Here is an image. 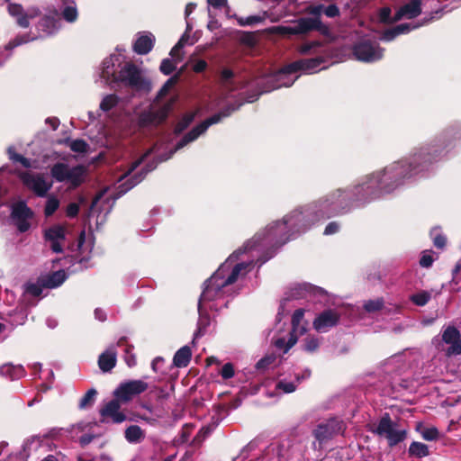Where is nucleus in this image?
Listing matches in <instances>:
<instances>
[{
    "mask_svg": "<svg viewBox=\"0 0 461 461\" xmlns=\"http://www.w3.org/2000/svg\"><path fill=\"white\" fill-rule=\"evenodd\" d=\"M79 205L77 203H70L66 208V215L74 218L78 214Z\"/></svg>",
    "mask_w": 461,
    "mask_h": 461,
    "instance_id": "69168bd1",
    "label": "nucleus"
},
{
    "mask_svg": "<svg viewBox=\"0 0 461 461\" xmlns=\"http://www.w3.org/2000/svg\"><path fill=\"white\" fill-rule=\"evenodd\" d=\"M192 357L191 349L188 346L179 348L173 358V363L176 367H185L188 366Z\"/></svg>",
    "mask_w": 461,
    "mask_h": 461,
    "instance_id": "2f4dec72",
    "label": "nucleus"
},
{
    "mask_svg": "<svg viewBox=\"0 0 461 461\" xmlns=\"http://www.w3.org/2000/svg\"><path fill=\"white\" fill-rule=\"evenodd\" d=\"M121 400L115 399L108 402L101 410L102 422L111 420L113 423H122L126 420L124 413L120 411Z\"/></svg>",
    "mask_w": 461,
    "mask_h": 461,
    "instance_id": "393cba45",
    "label": "nucleus"
},
{
    "mask_svg": "<svg viewBox=\"0 0 461 461\" xmlns=\"http://www.w3.org/2000/svg\"><path fill=\"white\" fill-rule=\"evenodd\" d=\"M116 347H122L124 351V361L129 367L136 365V357L132 353L133 346L128 343L126 337H121L116 342Z\"/></svg>",
    "mask_w": 461,
    "mask_h": 461,
    "instance_id": "7c9ffc66",
    "label": "nucleus"
},
{
    "mask_svg": "<svg viewBox=\"0 0 461 461\" xmlns=\"http://www.w3.org/2000/svg\"><path fill=\"white\" fill-rule=\"evenodd\" d=\"M84 173L82 166L69 167L63 162H58L50 168V175L55 181L68 183L73 187L78 186L83 182Z\"/></svg>",
    "mask_w": 461,
    "mask_h": 461,
    "instance_id": "9d476101",
    "label": "nucleus"
},
{
    "mask_svg": "<svg viewBox=\"0 0 461 461\" xmlns=\"http://www.w3.org/2000/svg\"><path fill=\"white\" fill-rule=\"evenodd\" d=\"M329 4L327 6L324 4L308 5L304 9L305 13L312 15V17H302L289 25L279 26L278 32L287 36L305 35L313 31L325 32L327 27L321 20V14L329 18H335L340 14L339 9L334 2Z\"/></svg>",
    "mask_w": 461,
    "mask_h": 461,
    "instance_id": "423d86ee",
    "label": "nucleus"
},
{
    "mask_svg": "<svg viewBox=\"0 0 461 461\" xmlns=\"http://www.w3.org/2000/svg\"><path fill=\"white\" fill-rule=\"evenodd\" d=\"M240 105L235 106L234 104L228 105L222 111L218 113L213 114L212 116L207 118L195 127H194L191 131L186 132L176 144L174 149H171L168 153L164 155H158V162L166 161L169 159L173 154L186 145L196 140L201 135H203L207 129L215 123H218L221 121L222 118L228 117L230 113L236 111Z\"/></svg>",
    "mask_w": 461,
    "mask_h": 461,
    "instance_id": "0eeeda50",
    "label": "nucleus"
},
{
    "mask_svg": "<svg viewBox=\"0 0 461 461\" xmlns=\"http://www.w3.org/2000/svg\"><path fill=\"white\" fill-rule=\"evenodd\" d=\"M409 454L410 456L421 458L429 456V451L426 444L413 441L409 447Z\"/></svg>",
    "mask_w": 461,
    "mask_h": 461,
    "instance_id": "a19ab883",
    "label": "nucleus"
},
{
    "mask_svg": "<svg viewBox=\"0 0 461 461\" xmlns=\"http://www.w3.org/2000/svg\"><path fill=\"white\" fill-rule=\"evenodd\" d=\"M240 251H233L203 283V292L198 302L199 318L197 329L192 340L193 344L207 332V329L212 323L208 311L218 312L226 308L230 300L240 291L237 283L251 271L249 262L239 258Z\"/></svg>",
    "mask_w": 461,
    "mask_h": 461,
    "instance_id": "7ed1b4c3",
    "label": "nucleus"
},
{
    "mask_svg": "<svg viewBox=\"0 0 461 461\" xmlns=\"http://www.w3.org/2000/svg\"><path fill=\"white\" fill-rule=\"evenodd\" d=\"M289 3V12H305V7L310 4V0H287Z\"/></svg>",
    "mask_w": 461,
    "mask_h": 461,
    "instance_id": "6e6d98bb",
    "label": "nucleus"
},
{
    "mask_svg": "<svg viewBox=\"0 0 461 461\" xmlns=\"http://www.w3.org/2000/svg\"><path fill=\"white\" fill-rule=\"evenodd\" d=\"M118 104V97L115 95H108L104 97L100 104V109L104 112L112 110Z\"/></svg>",
    "mask_w": 461,
    "mask_h": 461,
    "instance_id": "864d4df0",
    "label": "nucleus"
},
{
    "mask_svg": "<svg viewBox=\"0 0 461 461\" xmlns=\"http://www.w3.org/2000/svg\"><path fill=\"white\" fill-rule=\"evenodd\" d=\"M298 51L303 55H315L314 58L303 59L292 62L284 67L279 71L266 78L269 85L265 92H268L280 87H289L298 78L295 74L299 71L305 74H312L318 72L325 66H321L325 62L326 47L320 41H308L298 47Z\"/></svg>",
    "mask_w": 461,
    "mask_h": 461,
    "instance_id": "20e7f679",
    "label": "nucleus"
},
{
    "mask_svg": "<svg viewBox=\"0 0 461 461\" xmlns=\"http://www.w3.org/2000/svg\"><path fill=\"white\" fill-rule=\"evenodd\" d=\"M97 392L95 389H89L80 399L78 402V408L86 410L93 406L95 402Z\"/></svg>",
    "mask_w": 461,
    "mask_h": 461,
    "instance_id": "79ce46f5",
    "label": "nucleus"
},
{
    "mask_svg": "<svg viewBox=\"0 0 461 461\" xmlns=\"http://www.w3.org/2000/svg\"><path fill=\"white\" fill-rule=\"evenodd\" d=\"M192 30V27L188 22H186V32L182 35L177 43L170 50V56L175 59H179V51L184 48L185 44H193L189 42L188 32Z\"/></svg>",
    "mask_w": 461,
    "mask_h": 461,
    "instance_id": "c9c22d12",
    "label": "nucleus"
},
{
    "mask_svg": "<svg viewBox=\"0 0 461 461\" xmlns=\"http://www.w3.org/2000/svg\"><path fill=\"white\" fill-rule=\"evenodd\" d=\"M122 61L120 54H112L103 61L100 77L104 84L113 88L122 85L135 93H149L151 89V83L135 65L126 63L119 73H116Z\"/></svg>",
    "mask_w": 461,
    "mask_h": 461,
    "instance_id": "39448f33",
    "label": "nucleus"
},
{
    "mask_svg": "<svg viewBox=\"0 0 461 461\" xmlns=\"http://www.w3.org/2000/svg\"><path fill=\"white\" fill-rule=\"evenodd\" d=\"M438 14L439 10H437L429 18H425L422 23L410 22L398 24L393 28L384 31L379 36V39L384 41H391L398 35L406 34L414 29H417L422 25L429 23L430 21L434 19H438L439 17Z\"/></svg>",
    "mask_w": 461,
    "mask_h": 461,
    "instance_id": "a211bd4d",
    "label": "nucleus"
},
{
    "mask_svg": "<svg viewBox=\"0 0 461 461\" xmlns=\"http://www.w3.org/2000/svg\"><path fill=\"white\" fill-rule=\"evenodd\" d=\"M8 12L15 19V23L22 28H27L30 21L38 17L40 10L32 6L24 9L21 5L11 4L8 5Z\"/></svg>",
    "mask_w": 461,
    "mask_h": 461,
    "instance_id": "412c9836",
    "label": "nucleus"
},
{
    "mask_svg": "<svg viewBox=\"0 0 461 461\" xmlns=\"http://www.w3.org/2000/svg\"><path fill=\"white\" fill-rule=\"evenodd\" d=\"M322 342V338L316 335H307L302 341V349L307 353L316 352Z\"/></svg>",
    "mask_w": 461,
    "mask_h": 461,
    "instance_id": "72a5a7b5",
    "label": "nucleus"
},
{
    "mask_svg": "<svg viewBox=\"0 0 461 461\" xmlns=\"http://www.w3.org/2000/svg\"><path fill=\"white\" fill-rule=\"evenodd\" d=\"M407 353L403 355H395L391 357L384 365V371L388 375L386 383L391 386L392 389H395L398 383L394 380L393 375H400L406 368L405 357Z\"/></svg>",
    "mask_w": 461,
    "mask_h": 461,
    "instance_id": "4be33fe9",
    "label": "nucleus"
},
{
    "mask_svg": "<svg viewBox=\"0 0 461 461\" xmlns=\"http://www.w3.org/2000/svg\"><path fill=\"white\" fill-rule=\"evenodd\" d=\"M448 354L460 355L461 354V339L460 337L453 342L447 349Z\"/></svg>",
    "mask_w": 461,
    "mask_h": 461,
    "instance_id": "338daca9",
    "label": "nucleus"
},
{
    "mask_svg": "<svg viewBox=\"0 0 461 461\" xmlns=\"http://www.w3.org/2000/svg\"><path fill=\"white\" fill-rule=\"evenodd\" d=\"M276 365V357L275 354H268L262 357L256 364L257 370L264 372Z\"/></svg>",
    "mask_w": 461,
    "mask_h": 461,
    "instance_id": "a18cd8bd",
    "label": "nucleus"
},
{
    "mask_svg": "<svg viewBox=\"0 0 461 461\" xmlns=\"http://www.w3.org/2000/svg\"><path fill=\"white\" fill-rule=\"evenodd\" d=\"M457 140H461V123L447 127L414 148L407 157L362 176L355 184L296 207L282 221L271 222L239 248L237 250H241L239 258L249 262V269L252 270L257 263L261 266L273 258L276 250L289 240L325 220L364 207L411 180L429 176L439 162L448 158Z\"/></svg>",
    "mask_w": 461,
    "mask_h": 461,
    "instance_id": "f257e3e1",
    "label": "nucleus"
},
{
    "mask_svg": "<svg viewBox=\"0 0 461 461\" xmlns=\"http://www.w3.org/2000/svg\"><path fill=\"white\" fill-rule=\"evenodd\" d=\"M339 229H340V225L339 222L330 221L325 227L323 234L324 235H332V234L339 232Z\"/></svg>",
    "mask_w": 461,
    "mask_h": 461,
    "instance_id": "0e129e2a",
    "label": "nucleus"
},
{
    "mask_svg": "<svg viewBox=\"0 0 461 461\" xmlns=\"http://www.w3.org/2000/svg\"><path fill=\"white\" fill-rule=\"evenodd\" d=\"M125 438L130 443H139L144 438V432L139 426L131 425L125 430Z\"/></svg>",
    "mask_w": 461,
    "mask_h": 461,
    "instance_id": "58836bf2",
    "label": "nucleus"
},
{
    "mask_svg": "<svg viewBox=\"0 0 461 461\" xmlns=\"http://www.w3.org/2000/svg\"><path fill=\"white\" fill-rule=\"evenodd\" d=\"M221 375L223 379H230L234 375V367L232 364L226 363L221 370Z\"/></svg>",
    "mask_w": 461,
    "mask_h": 461,
    "instance_id": "e2e57ef3",
    "label": "nucleus"
},
{
    "mask_svg": "<svg viewBox=\"0 0 461 461\" xmlns=\"http://www.w3.org/2000/svg\"><path fill=\"white\" fill-rule=\"evenodd\" d=\"M67 278L68 276L66 272L64 270H59L46 276L43 279V285L48 288H56L61 285Z\"/></svg>",
    "mask_w": 461,
    "mask_h": 461,
    "instance_id": "473e14b6",
    "label": "nucleus"
},
{
    "mask_svg": "<svg viewBox=\"0 0 461 461\" xmlns=\"http://www.w3.org/2000/svg\"><path fill=\"white\" fill-rule=\"evenodd\" d=\"M311 376V370L305 368L302 371H294L293 375L280 378L275 385L276 393H294L298 385Z\"/></svg>",
    "mask_w": 461,
    "mask_h": 461,
    "instance_id": "f3484780",
    "label": "nucleus"
},
{
    "mask_svg": "<svg viewBox=\"0 0 461 461\" xmlns=\"http://www.w3.org/2000/svg\"><path fill=\"white\" fill-rule=\"evenodd\" d=\"M23 185L39 197L47 196L52 187V182L43 174L23 172L20 175Z\"/></svg>",
    "mask_w": 461,
    "mask_h": 461,
    "instance_id": "4468645a",
    "label": "nucleus"
},
{
    "mask_svg": "<svg viewBox=\"0 0 461 461\" xmlns=\"http://www.w3.org/2000/svg\"><path fill=\"white\" fill-rule=\"evenodd\" d=\"M65 143L76 153L85 154L88 151L89 145L83 140H67Z\"/></svg>",
    "mask_w": 461,
    "mask_h": 461,
    "instance_id": "de8ad7c7",
    "label": "nucleus"
},
{
    "mask_svg": "<svg viewBox=\"0 0 461 461\" xmlns=\"http://www.w3.org/2000/svg\"><path fill=\"white\" fill-rule=\"evenodd\" d=\"M418 429L425 440L433 441L437 440L439 437L438 429L436 427H423Z\"/></svg>",
    "mask_w": 461,
    "mask_h": 461,
    "instance_id": "3c124183",
    "label": "nucleus"
},
{
    "mask_svg": "<svg viewBox=\"0 0 461 461\" xmlns=\"http://www.w3.org/2000/svg\"><path fill=\"white\" fill-rule=\"evenodd\" d=\"M457 140H461V123L447 127L414 148L407 157L362 176L355 184L296 207L282 221L271 222L239 248L237 250H241L239 258L249 262V269L252 270L257 263L261 266L273 258L276 250L289 240L325 220L364 207L411 180L429 176L439 162L448 158Z\"/></svg>",
    "mask_w": 461,
    "mask_h": 461,
    "instance_id": "f03ea898",
    "label": "nucleus"
},
{
    "mask_svg": "<svg viewBox=\"0 0 461 461\" xmlns=\"http://www.w3.org/2000/svg\"><path fill=\"white\" fill-rule=\"evenodd\" d=\"M233 78V72L229 68H223L221 73V79L224 88H230L231 86V80Z\"/></svg>",
    "mask_w": 461,
    "mask_h": 461,
    "instance_id": "052dcab7",
    "label": "nucleus"
},
{
    "mask_svg": "<svg viewBox=\"0 0 461 461\" xmlns=\"http://www.w3.org/2000/svg\"><path fill=\"white\" fill-rule=\"evenodd\" d=\"M373 431L379 436L386 438L391 447L399 444L406 438V429H398L397 424L392 420L388 413H385L380 419Z\"/></svg>",
    "mask_w": 461,
    "mask_h": 461,
    "instance_id": "9b49d317",
    "label": "nucleus"
},
{
    "mask_svg": "<svg viewBox=\"0 0 461 461\" xmlns=\"http://www.w3.org/2000/svg\"><path fill=\"white\" fill-rule=\"evenodd\" d=\"M32 215V211L24 202H19L13 206L11 216L15 226L21 232H25L29 230L31 226L29 220Z\"/></svg>",
    "mask_w": 461,
    "mask_h": 461,
    "instance_id": "5701e85b",
    "label": "nucleus"
},
{
    "mask_svg": "<svg viewBox=\"0 0 461 461\" xmlns=\"http://www.w3.org/2000/svg\"><path fill=\"white\" fill-rule=\"evenodd\" d=\"M60 20L51 15H45L37 23V30L39 32H42V34H35L30 32L31 36H37V39L41 38L43 36L52 35L57 32L60 28Z\"/></svg>",
    "mask_w": 461,
    "mask_h": 461,
    "instance_id": "a878e982",
    "label": "nucleus"
},
{
    "mask_svg": "<svg viewBox=\"0 0 461 461\" xmlns=\"http://www.w3.org/2000/svg\"><path fill=\"white\" fill-rule=\"evenodd\" d=\"M341 313L337 309H327L319 313L312 326L318 332H328L331 328L338 325Z\"/></svg>",
    "mask_w": 461,
    "mask_h": 461,
    "instance_id": "aec40b11",
    "label": "nucleus"
},
{
    "mask_svg": "<svg viewBox=\"0 0 461 461\" xmlns=\"http://www.w3.org/2000/svg\"><path fill=\"white\" fill-rule=\"evenodd\" d=\"M267 13L264 12L263 14L249 15L247 17L236 16V20L240 26H254L262 23L267 19Z\"/></svg>",
    "mask_w": 461,
    "mask_h": 461,
    "instance_id": "4c0bfd02",
    "label": "nucleus"
},
{
    "mask_svg": "<svg viewBox=\"0 0 461 461\" xmlns=\"http://www.w3.org/2000/svg\"><path fill=\"white\" fill-rule=\"evenodd\" d=\"M37 36L30 34H19L3 49H0V67L3 66L11 56V50L22 44L35 41Z\"/></svg>",
    "mask_w": 461,
    "mask_h": 461,
    "instance_id": "cd10ccee",
    "label": "nucleus"
},
{
    "mask_svg": "<svg viewBox=\"0 0 461 461\" xmlns=\"http://www.w3.org/2000/svg\"><path fill=\"white\" fill-rule=\"evenodd\" d=\"M161 117L158 116V114L153 113V112H143L139 118L140 124L141 126H149L158 124L161 121Z\"/></svg>",
    "mask_w": 461,
    "mask_h": 461,
    "instance_id": "c03bdc74",
    "label": "nucleus"
},
{
    "mask_svg": "<svg viewBox=\"0 0 461 461\" xmlns=\"http://www.w3.org/2000/svg\"><path fill=\"white\" fill-rule=\"evenodd\" d=\"M62 17L68 23H74L77 18V10L76 6H66L62 11Z\"/></svg>",
    "mask_w": 461,
    "mask_h": 461,
    "instance_id": "13d9d810",
    "label": "nucleus"
},
{
    "mask_svg": "<svg viewBox=\"0 0 461 461\" xmlns=\"http://www.w3.org/2000/svg\"><path fill=\"white\" fill-rule=\"evenodd\" d=\"M69 432L71 437L77 439L81 447L87 446L102 434L96 422L86 421L73 424L70 427Z\"/></svg>",
    "mask_w": 461,
    "mask_h": 461,
    "instance_id": "ddd939ff",
    "label": "nucleus"
},
{
    "mask_svg": "<svg viewBox=\"0 0 461 461\" xmlns=\"http://www.w3.org/2000/svg\"><path fill=\"white\" fill-rule=\"evenodd\" d=\"M25 374V370L22 365L5 364L0 366V375L10 380H17L22 378Z\"/></svg>",
    "mask_w": 461,
    "mask_h": 461,
    "instance_id": "c756f323",
    "label": "nucleus"
},
{
    "mask_svg": "<svg viewBox=\"0 0 461 461\" xmlns=\"http://www.w3.org/2000/svg\"><path fill=\"white\" fill-rule=\"evenodd\" d=\"M297 341V336L294 333H290L289 339L286 340L285 338H279L275 341V347L277 349L283 350V353H286Z\"/></svg>",
    "mask_w": 461,
    "mask_h": 461,
    "instance_id": "37998d69",
    "label": "nucleus"
},
{
    "mask_svg": "<svg viewBox=\"0 0 461 461\" xmlns=\"http://www.w3.org/2000/svg\"><path fill=\"white\" fill-rule=\"evenodd\" d=\"M117 362V347L116 343L111 344L98 358L99 368L104 372H110Z\"/></svg>",
    "mask_w": 461,
    "mask_h": 461,
    "instance_id": "bb28decb",
    "label": "nucleus"
},
{
    "mask_svg": "<svg viewBox=\"0 0 461 461\" xmlns=\"http://www.w3.org/2000/svg\"><path fill=\"white\" fill-rule=\"evenodd\" d=\"M460 337L459 330L454 326L447 327L442 332V340L448 345H451L456 339Z\"/></svg>",
    "mask_w": 461,
    "mask_h": 461,
    "instance_id": "8fccbe9b",
    "label": "nucleus"
},
{
    "mask_svg": "<svg viewBox=\"0 0 461 461\" xmlns=\"http://www.w3.org/2000/svg\"><path fill=\"white\" fill-rule=\"evenodd\" d=\"M384 306V300L377 298L375 300H369L364 303V308L368 312H375L382 309Z\"/></svg>",
    "mask_w": 461,
    "mask_h": 461,
    "instance_id": "4d7b16f0",
    "label": "nucleus"
},
{
    "mask_svg": "<svg viewBox=\"0 0 461 461\" xmlns=\"http://www.w3.org/2000/svg\"><path fill=\"white\" fill-rule=\"evenodd\" d=\"M149 385L143 380H129L122 383L114 391V396L122 402H128L133 397L148 389Z\"/></svg>",
    "mask_w": 461,
    "mask_h": 461,
    "instance_id": "6ab92c4d",
    "label": "nucleus"
},
{
    "mask_svg": "<svg viewBox=\"0 0 461 461\" xmlns=\"http://www.w3.org/2000/svg\"><path fill=\"white\" fill-rule=\"evenodd\" d=\"M291 446L294 445L290 438L274 441L265 448L258 461H287Z\"/></svg>",
    "mask_w": 461,
    "mask_h": 461,
    "instance_id": "2eb2a0df",
    "label": "nucleus"
},
{
    "mask_svg": "<svg viewBox=\"0 0 461 461\" xmlns=\"http://www.w3.org/2000/svg\"><path fill=\"white\" fill-rule=\"evenodd\" d=\"M66 227L59 224L53 225L45 230V238L50 242V248L53 252H62L64 241L66 240Z\"/></svg>",
    "mask_w": 461,
    "mask_h": 461,
    "instance_id": "b1692460",
    "label": "nucleus"
},
{
    "mask_svg": "<svg viewBox=\"0 0 461 461\" xmlns=\"http://www.w3.org/2000/svg\"><path fill=\"white\" fill-rule=\"evenodd\" d=\"M377 20L382 23H393L399 20H394V15L392 16V11L390 7L384 6L378 11Z\"/></svg>",
    "mask_w": 461,
    "mask_h": 461,
    "instance_id": "603ef678",
    "label": "nucleus"
},
{
    "mask_svg": "<svg viewBox=\"0 0 461 461\" xmlns=\"http://www.w3.org/2000/svg\"><path fill=\"white\" fill-rule=\"evenodd\" d=\"M431 299V293L429 291H420L410 296V300L417 306H424Z\"/></svg>",
    "mask_w": 461,
    "mask_h": 461,
    "instance_id": "09e8293b",
    "label": "nucleus"
},
{
    "mask_svg": "<svg viewBox=\"0 0 461 461\" xmlns=\"http://www.w3.org/2000/svg\"><path fill=\"white\" fill-rule=\"evenodd\" d=\"M197 113H198V111H192V112H188V113H185L179 119L176 125L175 126L174 132L176 134L182 133L194 122Z\"/></svg>",
    "mask_w": 461,
    "mask_h": 461,
    "instance_id": "f704fd0d",
    "label": "nucleus"
},
{
    "mask_svg": "<svg viewBox=\"0 0 461 461\" xmlns=\"http://www.w3.org/2000/svg\"><path fill=\"white\" fill-rule=\"evenodd\" d=\"M208 5L213 8L226 7V13L229 14V6L227 0H207Z\"/></svg>",
    "mask_w": 461,
    "mask_h": 461,
    "instance_id": "774afa93",
    "label": "nucleus"
},
{
    "mask_svg": "<svg viewBox=\"0 0 461 461\" xmlns=\"http://www.w3.org/2000/svg\"><path fill=\"white\" fill-rule=\"evenodd\" d=\"M154 42L155 36L151 32H139L133 44V50L140 55L148 54L152 50Z\"/></svg>",
    "mask_w": 461,
    "mask_h": 461,
    "instance_id": "c85d7f7f",
    "label": "nucleus"
},
{
    "mask_svg": "<svg viewBox=\"0 0 461 461\" xmlns=\"http://www.w3.org/2000/svg\"><path fill=\"white\" fill-rule=\"evenodd\" d=\"M303 309H297L292 316V333L296 336L303 335L306 331V329L303 326H301V321H303Z\"/></svg>",
    "mask_w": 461,
    "mask_h": 461,
    "instance_id": "e433bc0d",
    "label": "nucleus"
},
{
    "mask_svg": "<svg viewBox=\"0 0 461 461\" xmlns=\"http://www.w3.org/2000/svg\"><path fill=\"white\" fill-rule=\"evenodd\" d=\"M60 202L59 199L54 195L50 194L47 197L45 207H44V214L46 217L51 216L59 207Z\"/></svg>",
    "mask_w": 461,
    "mask_h": 461,
    "instance_id": "49530a36",
    "label": "nucleus"
},
{
    "mask_svg": "<svg viewBox=\"0 0 461 461\" xmlns=\"http://www.w3.org/2000/svg\"><path fill=\"white\" fill-rule=\"evenodd\" d=\"M345 428V423L339 418H330L319 422L312 430L315 438L314 448H321L325 443L343 433Z\"/></svg>",
    "mask_w": 461,
    "mask_h": 461,
    "instance_id": "1a4fd4ad",
    "label": "nucleus"
},
{
    "mask_svg": "<svg viewBox=\"0 0 461 461\" xmlns=\"http://www.w3.org/2000/svg\"><path fill=\"white\" fill-rule=\"evenodd\" d=\"M430 236L433 240L434 246L438 249H443L446 245V237L440 233L438 228H434L430 231Z\"/></svg>",
    "mask_w": 461,
    "mask_h": 461,
    "instance_id": "5fc2aeb1",
    "label": "nucleus"
},
{
    "mask_svg": "<svg viewBox=\"0 0 461 461\" xmlns=\"http://www.w3.org/2000/svg\"><path fill=\"white\" fill-rule=\"evenodd\" d=\"M324 294V290L321 287L312 285L311 284H298L290 289L289 294L287 297L282 300L277 317L281 318V316L288 313V310H285L286 303L291 300H298L302 298H307L310 296H319Z\"/></svg>",
    "mask_w": 461,
    "mask_h": 461,
    "instance_id": "f8f14e48",
    "label": "nucleus"
},
{
    "mask_svg": "<svg viewBox=\"0 0 461 461\" xmlns=\"http://www.w3.org/2000/svg\"><path fill=\"white\" fill-rule=\"evenodd\" d=\"M434 252L429 250V251H424L421 255V258L420 259V265L422 267H429L432 266L434 260H435V258H434Z\"/></svg>",
    "mask_w": 461,
    "mask_h": 461,
    "instance_id": "bf43d9fd",
    "label": "nucleus"
},
{
    "mask_svg": "<svg viewBox=\"0 0 461 461\" xmlns=\"http://www.w3.org/2000/svg\"><path fill=\"white\" fill-rule=\"evenodd\" d=\"M44 438L45 437L40 435H33L27 438L23 444L24 452L30 453L32 451H36L41 446Z\"/></svg>",
    "mask_w": 461,
    "mask_h": 461,
    "instance_id": "ea45409f",
    "label": "nucleus"
},
{
    "mask_svg": "<svg viewBox=\"0 0 461 461\" xmlns=\"http://www.w3.org/2000/svg\"><path fill=\"white\" fill-rule=\"evenodd\" d=\"M153 152V149L148 150L141 158L134 161L131 167L126 170L125 173L122 174L119 178L118 182L120 183L118 186L116 187L117 193L113 196V200L118 199L122 194L127 193L129 190H131L132 187H134L137 184H139L145 176V175L150 171H152L156 167L157 163H150L146 166L144 169L141 170L140 173L135 174L131 178H127L144 160L145 158Z\"/></svg>",
    "mask_w": 461,
    "mask_h": 461,
    "instance_id": "6e6552de",
    "label": "nucleus"
},
{
    "mask_svg": "<svg viewBox=\"0 0 461 461\" xmlns=\"http://www.w3.org/2000/svg\"><path fill=\"white\" fill-rule=\"evenodd\" d=\"M384 50L376 42L363 40L354 47V55L357 59L364 62H375L383 57Z\"/></svg>",
    "mask_w": 461,
    "mask_h": 461,
    "instance_id": "dca6fc26",
    "label": "nucleus"
},
{
    "mask_svg": "<svg viewBox=\"0 0 461 461\" xmlns=\"http://www.w3.org/2000/svg\"><path fill=\"white\" fill-rule=\"evenodd\" d=\"M176 68L174 62L169 59H164L160 64V71L164 75H170Z\"/></svg>",
    "mask_w": 461,
    "mask_h": 461,
    "instance_id": "680f3d73",
    "label": "nucleus"
}]
</instances>
